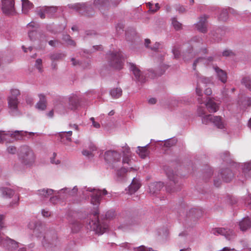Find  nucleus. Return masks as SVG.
<instances>
[{"label":"nucleus","mask_w":251,"mask_h":251,"mask_svg":"<svg viewBox=\"0 0 251 251\" xmlns=\"http://www.w3.org/2000/svg\"><path fill=\"white\" fill-rule=\"evenodd\" d=\"M86 191L93 192V194L91 196V203L94 205H97V207L99 205L100 203L101 195H105L107 194V192L105 189H103L102 191L92 189L91 188H88Z\"/></svg>","instance_id":"obj_10"},{"label":"nucleus","mask_w":251,"mask_h":251,"mask_svg":"<svg viewBox=\"0 0 251 251\" xmlns=\"http://www.w3.org/2000/svg\"><path fill=\"white\" fill-rule=\"evenodd\" d=\"M39 100L36 103L35 106L36 108L40 110H44L47 107V100L46 97L43 94H39Z\"/></svg>","instance_id":"obj_23"},{"label":"nucleus","mask_w":251,"mask_h":251,"mask_svg":"<svg viewBox=\"0 0 251 251\" xmlns=\"http://www.w3.org/2000/svg\"><path fill=\"white\" fill-rule=\"evenodd\" d=\"M115 216V211L113 210H109L105 214V218L107 219H113Z\"/></svg>","instance_id":"obj_56"},{"label":"nucleus","mask_w":251,"mask_h":251,"mask_svg":"<svg viewBox=\"0 0 251 251\" xmlns=\"http://www.w3.org/2000/svg\"><path fill=\"white\" fill-rule=\"evenodd\" d=\"M19 157L22 163L26 165L31 164L34 160V155L32 150L27 146L21 147Z\"/></svg>","instance_id":"obj_5"},{"label":"nucleus","mask_w":251,"mask_h":251,"mask_svg":"<svg viewBox=\"0 0 251 251\" xmlns=\"http://www.w3.org/2000/svg\"><path fill=\"white\" fill-rule=\"evenodd\" d=\"M212 175L213 172L212 169L208 167L207 169V171L204 173V177H205V181H208V179L211 177Z\"/></svg>","instance_id":"obj_51"},{"label":"nucleus","mask_w":251,"mask_h":251,"mask_svg":"<svg viewBox=\"0 0 251 251\" xmlns=\"http://www.w3.org/2000/svg\"><path fill=\"white\" fill-rule=\"evenodd\" d=\"M166 173L169 179L172 181L176 185V187L173 188H171L169 186H167L166 188L167 191L168 192L172 193L180 190V184L178 183V179L179 177L176 174H175L173 171L170 169L166 170Z\"/></svg>","instance_id":"obj_9"},{"label":"nucleus","mask_w":251,"mask_h":251,"mask_svg":"<svg viewBox=\"0 0 251 251\" xmlns=\"http://www.w3.org/2000/svg\"><path fill=\"white\" fill-rule=\"evenodd\" d=\"M211 232L215 235L224 236L228 240H232L235 237V234L233 230L223 227L213 228Z\"/></svg>","instance_id":"obj_11"},{"label":"nucleus","mask_w":251,"mask_h":251,"mask_svg":"<svg viewBox=\"0 0 251 251\" xmlns=\"http://www.w3.org/2000/svg\"><path fill=\"white\" fill-rule=\"evenodd\" d=\"M164 183L161 181L151 183L149 185V192L151 195L158 193L164 187Z\"/></svg>","instance_id":"obj_19"},{"label":"nucleus","mask_w":251,"mask_h":251,"mask_svg":"<svg viewBox=\"0 0 251 251\" xmlns=\"http://www.w3.org/2000/svg\"><path fill=\"white\" fill-rule=\"evenodd\" d=\"M42 244L48 251H57L60 248V242L54 230L49 231L45 233Z\"/></svg>","instance_id":"obj_1"},{"label":"nucleus","mask_w":251,"mask_h":251,"mask_svg":"<svg viewBox=\"0 0 251 251\" xmlns=\"http://www.w3.org/2000/svg\"><path fill=\"white\" fill-rule=\"evenodd\" d=\"M70 9H74L79 14L86 17H91L95 14L94 9L89 2L69 4Z\"/></svg>","instance_id":"obj_3"},{"label":"nucleus","mask_w":251,"mask_h":251,"mask_svg":"<svg viewBox=\"0 0 251 251\" xmlns=\"http://www.w3.org/2000/svg\"><path fill=\"white\" fill-rule=\"evenodd\" d=\"M197 113L199 116L202 117L203 116H204L205 111L204 109L201 107H199L198 109Z\"/></svg>","instance_id":"obj_63"},{"label":"nucleus","mask_w":251,"mask_h":251,"mask_svg":"<svg viewBox=\"0 0 251 251\" xmlns=\"http://www.w3.org/2000/svg\"><path fill=\"white\" fill-rule=\"evenodd\" d=\"M27 132L24 131L16 130L14 132L9 131L8 133H5L4 131L0 130V143L4 140L5 135H9L15 140H20L23 139V137L27 134Z\"/></svg>","instance_id":"obj_16"},{"label":"nucleus","mask_w":251,"mask_h":251,"mask_svg":"<svg viewBox=\"0 0 251 251\" xmlns=\"http://www.w3.org/2000/svg\"><path fill=\"white\" fill-rule=\"evenodd\" d=\"M82 153L83 155L87 157H93L94 156L93 152L91 151L88 150H83L82 151Z\"/></svg>","instance_id":"obj_61"},{"label":"nucleus","mask_w":251,"mask_h":251,"mask_svg":"<svg viewBox=\"0 0 251 251\" xmlns=\"http://www.w3.org/2000/svg\"><path fill=\"white\" fill-rule=\"evenodd\" d=\"M229 152L228 151H226L222 153L221 155V158L224 161L228 162L230 160L229 158Z\"/></svg>","instance_id":"obj_55"},{"label":"nucleus","mask_w":251,"mask_h":251,"mask_svg":"<svg viewBox=\"0 0 251 251\" xmlns=\"http://www.w3.org/2000/svg\"><path fill=\"white\" fill-rule=\"evenodd\" d=\"M176 143V140L174 138L168 139L164 140V146L170 148L174 146Z\"/></svg>","instance_id":"obj_45"},{"label":"nucleus","mask_w":251,"mask_h":251,"mask_svg":"<svg viewBox=\"0 0 251 251\" xmlns=\"http://www.w3.org/2000/svg\"><path fill=\"white\" fill-rule=\"evenodd\" d=\"M62 40L65 41L68 45L75 47L76 43L73 40L71 37L68 34H65L63 36Z\"/></svg>","instance_id":"obj_39"},{"label":"nucleus","mask_w":251,"mask_h":251,"mask_svg":"<svg viewBox=\"0 0 251 251\" xmlns=\"http://www.w3.org/2000/svg\"><path fill=\"white\" fill-rule=\"evenodd\" d=\"M44 7L46 14L47 15V17L50 18H52L58 10V7L57 6H45Z\"/></svg>","instance_id":"obj_30"},{"label":"nucleus","mask_w":251,"mask_h":251,"mask_svg":"<svg viewBox=\"0 0 251 251\" xmlns=\"http://www.w3.org/2000/svg\"><path fill=\"white\" fill-rule=\"evenodd\" d=\"M126 172H127V169L125 167H122L120 169L118 170L116 173L117 180L118 181L123 180Z\"/></svg>","instance_id":"obj_37"},{"label":"nucleus","mask_w":251,"mask_h":251,"mask_svg":"<svg viewBox=\"0 0 251 251\" xmlns=\"http://www.w3.org/2000/svg\"><path fill=\"white\" fill-rule=\"evenodd\" d=\"M196 77L197 78V84L199 85L200 83L208 84L211 82L210 78L206 77L203 76H200L199 74H196Z\"/></svg>","instance_id":"obj_40"},{"label":"nucleus","mask_w":251,"mask_h":251,"mask_svg":"<svg viewBox=\"0 0 251 251\" xmlns=\"http://www.w3.org/2000/svg\"><path fill=\"white\" fill-rule=\"evenodd\" d=\"M239 225L242 231H246L251 227V220L248 217L244 218L239 222Z\"/></svg>","instance_id":"obj_28"},{"label":"nucleus","mask_w":251,"mask_h":251,"mask_svg":"<svg viewBox=\"0 0 251 251\" xmlns=\"http://www.w3.org/2000/svg\"><path fill=\"white\" fill-rule=\"evenodd\" d=\"M213 117V115L211 114L203 116L201 119L202 123L205 125L212 123Z\"/></svg>","instance_id":"obj_44"},{"label":"nucleus","mask_w":251,"mask_h":251,"mask_svg":"<svg viewBox=\"0 0 251 251\" xmlns=\"http://www.w3.org/2000/svg\"><path fill=\"white\" fill-rule=\"evenodd\" d=\"M243 174L246 178L251 177V162L244 164L243 168Z\"/></svg>","instance_id":"obj_34"},{"label":"nucleus","mask_w":251,"mask_h":251,"mask_svg":"<svg viewBox=\"0 0 251 251\" xmlns=\"http://www.w3.org/2000/svg\"><path fill=\"white\" fill-rule=\"evenodd\" d=\"M77 192L76 186L74 187L73 189L69 188H64L57 192V197L58 199H65L69 197L75 195Z\"/></svg>","instance_id":"obj_17"},{"label":"nucleus","mask_w":251,"mask_h":251,"mask_svg":"<svg viewBox=\"0 0 251 251\" xmlns=\"http://www.w3.org/2000/svg\"><path fill=\"white\" fill-rule=\"evenodd\" d=\"M148 145L149 144L143 147H138V151H137V152L142 158H145L148 154V151L146 149V147L148 146Z\"/></svg>","instance_id":"obj_38"},{"label":"nucleus","mask_w":251,"mask_h":251,"mask_svg":"<svg viewBox=\"0 0 251 251\" xmlns=\"http://www.w3.org/2000/svg\"><path fill=\"white\" fill-rule=\"evenodd\" d=\"M0 191L1 192L3 197L5 198H10L15 194L14 191L8 188L2 187L0 188Z\"/></svg>","instance_id":"obj_33"},{"label":"nucleus","mask_w":251,"mask_h":251,"mask_svg":"<svg viewBox=\"0 0 251 251\" xmlns=\"http://www.w3.org/2000/svg\"><path fill=\"white\" fill-rule=\"evenodd\" d=\"M22 11L24 14H27L29 10L33 7V4L28 0H22Z\"/></svg>","instance_id":"obj_32"},{"label":"nucleus","mask_w":251,"mask_h":251,"mask_svg":"<svg viewBox=\"0 0 251 251\" xmlns=\"http://www.w3.org/2000/svg\"><path fill=\"white\" fill-rule=\"evenodd\" d=\"M127 64L129 67L130 71L132 72L134 75L136 81L141 83H145L146 80V78L142 74V72L136 64L131 62H127Z\"/></svg>","instance_id":"obj_13"},{"label":"nucleus","mask_w":251,"mask_h":251,"mask_svg":"<svg viewBox=\"0 0 251 251\" xmlns=\"http://www.w3.org/2000/svg\"><path fill=\"white\" fill-rule=\"evenodd\" d=\"M7 151L11 154H15L17 151L16 148L14 146H11L7 148Z\"/></svg>","instance_id":"obj_60"},{"label":"nucleus","mask_w":251,"mask_h":251,"mask_svg":"<svg viewBox=\"0 0 251 251\" xmlns=\"http://www.w3.org/2000/svg\"><path fill=\"white\" fill-rule=\"evenodd\" d=\"M1 9L6 15H12L15 12L14 0H1Z\"/></svg>","instance_id":"obj_15"},{"label":"nucleus","mask_w":251,"mask_h":251,"mask_svg":"<svg viewBox=\"0 0 251 251\" xmlns=\"http://www.w3.org/2000/svg\"><path fill=\"white\" fill-rule=\"evenodd\" d=\"M79 104V101L76 97H72L69 100V108L71 110H75Z\"/></svg>","instance_id":"obj_36"},{"label":"nucleus","mask_w":251,"mask_h":251,"mask_svg":"<svg viewBox=\"0 0 251 251\" xmlns=\"http://www.w3.org/2000/svg\"><path fill=\"white\" fill-rule=\"evenodd\" d=\"M160 46L161 44L159 43L156 42L151 47L150 49L154 51H158Z\"/></svg>","instance_id":"obj_58"},{"label":"nucleus","mask_w":251,"mask_h":251,"mask_svg":"<svg viewBox=\"0 0 251 251\" xmlns=\"http://www.w3.org/2000/svg\"><path fill=\"white\" fill-rule=\"evenodd\" d=\"M37 14L41 19H45L46 18V12L45 11L44 7H43L39 10H38L37 11Z\"/></svg>","instance_id":"obj_53"},{"label":"nucleus","mask_w":251,"mask_h":251,"mask_svg":"<svg viewBox=\"0 0 251 251\" xmlns=\"http://www.w3.org/2000/svg\"><path fill=\"white\" fill-rule=\"evenodd\" d=\"M172 24L176 30H180L182 28V24L178 22L176 18H172Z\"/></svg>","instance_id":"obj_46"},{"label":"nucleus","mask_w":251,"mask_h":251,"mask_svg":"<svg viewBox=\"0 0 251 251\" xmlns=\"http://www.w3.org/2000/svg\"><path fill=\"white\" fill-rule=\"evenodd\" d=\"M53 157L50 158V162L52 164H60V161L59 160H55V158L56 156V153L54 152L53 153Z\"/></svg>","instance_id":"obj_62"},{"label":"nucleus","mask_w":251,"mask_h":251,"mask_svg":"<svg viewBox=\"0 0 251 251\" xmlns=\"http://www.w3.org/2000/svg\"><path fill=\"white\" fill-rule=\"evenodd\" d=\"M65 133H67L68 136H66V139L69 141H71V138H70V136L72 135V131H64V132H60L58 133L59 136L61 138L64 137V135Z\"/></svg>","instance_id":"obj_52"},{"label":"nucleus","mask_w":251,"mask_h":251,"mask_svg":"<svg viewBox=\"0 0 251 251\" xmlns=\"http://www.w3.org/2000/svg\"><path fill=\"white\" fill-rule=\"evenodd\" d=\"M124 25L123 24L121 23L118 24L116 26V31L119 34H121L122 32L124 31Z\"/></svg>","instance_id":"obj_57"},{"label":"nucleus","mask_w":251,"mask_h":251,"mask_svg":"<svg viewBox=\"0 0 251 251\" xmlns=\"http://www.w3.org/2000/svg\"><path fill=\"white\" fill-rule=\"evenodd\" d=\"M90 120L92 121L93 126L96 128L100 127V125L99 123L95 121V119L93 117L90 118Z\"/></svg>","instance_id":"obj_64"},{"label":"nucleus","mask_w":251,"mask_h":251,"mask_svg":"<svg viewBox=\"0 0 251 251\" xmlns=\"http://www.w3.org/2000/svg\"><path fill=\"white\" fill-rule=\"evenodd\" d=\"M174 57L176 58H178L180 56V52L178 49L174 48L172 50Z\"/></svg>","instance_id":"obj_59"},{"label":"nucleus","mask_w":251,"mask_h":251,"mask_svg":"<svg viewBox=\"0 0 251 251\" xmlns=\"http://www.w3.org/2000/svg\"><path fill=\"white\" fill-rule=\"evenodd\" d=\"M219 19L223 21H226L228 19V12L226 9H223L221 11L219 15Z\"/></svg>","instance_id":"obj_47"},{"label":"nucleus","mask_w":251,"mask_h":251,"mask_svg":"<svg viewBox=\"0 0 251 251\" xmlns=\"http://www.w3.org/2000/svg\"><path fill=\"white\" fill-rule=\"evenodd\" d=\"M109 65L114 69L120 70L123 66V55L121 51L111 52L108 56Z\"/></svg>","instance_id":"obj_7"},{"label":"nucleus","mask_w":251,"mask_h":251,"mask_svg":"<svg viewBox=\"0 0 251 251\" xmlns=\"http://www.w3.org/2000/svg\"><path fill=\"white\" fill-rule=\"evenodd\" d=\"M215 71L218 79L223 83H226L227 80V74L226 72L218 66L213 67Z\"/></svg>","instance_id":"obj_22"},{"label":"nucleus","mask_w":251,"mask_h":251,"mask_svg":"<svg viewBox=\"0 0 251 251\" xmlns=\"http://www.w3.org/2000/svg\"><path fill=\"white\" fill-rule=\"evenodd\" d=\"M213 39L217 42L222 39V37L225 34V31L220 28H217L211 32Z\"/></svg>","instance_id":"obj_29"},{"label":"nucleus","mask_w":251,"mask_h":251,"mask_svg":"<svg viewBox=\"0 0 251 251\" xmlns=\"http://www.w3.org/2000/svg\"><path fill=\"white\" fill-rule=\"evenodd\" d=\"M130 162L131 160L130 159V157L128 154H126L125 153V151H124V155H123V158L122 160V164L123 165L125 164H127L129 165H130Z\"/></svg>","instance_id":"obj_49"},{"label":"nucleus","mask_w":251,"mask_h":251,"mask_svg":"<svg viewBox=\"0 0 251 251\" xmlns=\"http://www.w3.org/2000/svg\"><path fill=\"white\" fill-rule=\"evenodd\" d=\"M66 56V54L62 52H54L50 54V58L52 61L61 60Z\"/></svg>","instance_id":"obj_31"},{"label":"nucleus","mask_w":251,"mask_h":251,"mask_svg":"<svg viewBox=\"0 0 251 251\" xmlns=\"http://www.w3.org/2000/svg\"><path fill=\"white\" fill-rule=\"evenodd\" d=\"M21 95L20 91L17 89H11L10 94L7 97L8 107L10 114L13 116H17L19 113L18 105L20 103L18 97Z\"/></svg>","instance_id":"obj_2"},{"label":"nucleus","mask_w":251,"mask_h":251,"mask_svg":"<svg viewBox=\"0 0 251 251\" xmlns=\"http://www.w3.org/2000/svg\"><path fill=\"white\" fill-rule=\"evenodd\" d=\"M99 212L98 209L94 211L93 217L89 222L91 228L97 233L102 234L107 228V225L104 222H101L99 219Z\"/></svg>","instance_id":"obj_4"},{"label":"nucleus","mask_w":251,"mask_h":251,"mask_svg":"<svg viewBox=\"0 0 251 251\" xmlns=\"http://www.w3.org/2000/svg\"><path fill=\"white\" fill-rule=\"evenodd\" d=\"M102 50V47L101 45H96V46H93V49H91L90 50L88 51L86 50H84L83 52L84 53H91L96 50Z\"/></svg>","instance_id":"obj_50"},{"label":"nucleus","mask_w":251,"mask_h":251,"mask_svg":"<svg viewBox=\"0 0 251 251\" xmlns=\"http://www.w3.org/2000/svg\"><path fill=\"white\" fill-rule=\"evenodd\" d=\"M223 56L228 57L235 55V53L230 50H225L222 53Z\"/></svg>","instance_id":"obj_54"},{"label":"nucleus","mask_w":251,"mask_h":251,"mask_svg":"<svg viewBox=\"0 0 251 251\" xmlns=\"http://www.w3.org/2000/svg\"><path fill=\"white\" fill-rule=\"evenodd\" d=\"M202 214V211L198 208H191L188 212L187 213V217L189 218H196L198 219L200 217Z\"/></svg>","instance_id":"obj_24"},{"label":"nucleus","mask_w":251,"mask_h":251,"mask_svg":"<svg viewBox=\"0 0 251 251\" xmlns=\"http://www.w3.org/2000/svg\"><path fill=\"white\" fill-rule=\"evenodd\" d=\"M4 242V247L8 251H26L25 247L19 248L17 242L8 237H6Z\"/></svg>","instance_id":"obj_14"},{"label":"nucleus","mask_w":251,"mask_h":251,"mask_svg":"<svg viewBox=\"0 0 251 251\" xmlns=\"http://www.w3.org/2000/svg\"><path fill=\"white\" fill-rule=\"evenodd\" d=\"M212 123L218 128L223 129L225 127L224 121L220 116H213Z\"/></svg>","instance_id":"obj_27"},{"label":"nucleus","mask_w":251,"mask_h":251,"mask_svg":"<svg viewBox=\"0 0 251 251\" xmlns=\"http://www.w3.org/2000/svg\"><path fill=\"white\" fill-rule=\"evenodd\" d=\"M54 190L51 189H42L38 191L37 194L40 196L41 199L44 200L49 198L51 196Z\"/></svg>","instance_id":"obj_25"},{"label":"nucleus","mask_w":251,"mask_h":251,"mask_svg":"<svg viewBox=\"0 0 251 251\" xmlns=\"http://www.w3.org/2000/svg\"><path fill=\"white\" fill-rule=\"evenodd\" d=\"M220 175L223 181L226 182L230 181L234 176L232 171L228 168L222 170L220 173Z\"/></svg>","instance_id":"obj_20"},{"label":"nucleus","mask_w":251,"mask_h":251,"mask_svg":"<svg viewBox=\"0 0 251 251\" xmlns=\"http://www.w3.org/2000/svg\"><path fill=\"white\" fill-rule=\"evenodd\" d=\"M202 39L199 36H195L193 37L188 43L187 50L183 53V58L185 61H187L193 58L196 55V53L194 51V47L196 43L201 44Z\"/></svg>","instance_id":"obj_6"},{"label":"nucleus","mask_w":251,"mask_h":251,"mask_svg":"<svg viewBox=\"0 0 251 251\" xmlns=\"http://www.w3.org/2000/svg\"><path fill=\"white\" fill-rule=\"evenodd\" d=\"M205 105L207 110L210 113L216 112L218 110L219 107V104L211 98H208V100L206 103Z\"/></svg>","instance_id":"obj_21"},{"label":"nucleus","mask_w":251,"mask_h":251,"mask_svg":"<svg viewBox=\"0 0 251 251\" xmlns=\"http://www.w3.org/2000/svg\"><path fill=\"white\" fill-rule=\"evenodd\" d=\"M104 157L106 162L113 163V166L115 167L114 164L120 162L121 155V154L117 151L109 150L105 151Z\"/></svg>","instance_id":"obj_12"},{"label":"nucleus","mask_w":251,"mask_h":251,"mask_svg":"<svg viewBox=\"0 0 251 251\" xmlns=\"http://www.w3.org/2000/svg\"><path fill=\"white\" fill-rule=\"evenodd\" d=\"M241 83L244 85L247 88L251 91V78L250 76L244 77L242 79Z\"/></svg>","instance_id":"obj_41"},{"label":"nucleus","mask_w":251,"mask_h":251,"mask_svg":"<svg viewBox=\"0 0 251 251\" xmlns=\"http://www.w3.org/2000/svg\"><path fill=\"white\" fill-rule=\"evenodd\" d=\"M121 1V0H95L94 4L101 12L103 13L104 10L109 6H116Z\"/></svg>","instance_id":"obj_8"},{"label":"nucleus","mask_w":251,"mask_h":251,"mask_svg":"<svg viewBox=\"0 0 251 251\" xmlns=\"http://www.w3.org/2000/svg\"><path fill=\"white\" fill-rule=\"evenodd\" d=\"M35 67L38 70L39 72H43L42 60L40 58L37 59L35 63Z\"/></svg>","instance_id":"obj_48"},{"label":"nucleus","mask_w":251,"mask_h":251,"mask_svg":"<svg viewBox=\"0 0 251 251\" xmlns=\"http://www.w3.org/2000/svg\"><path fill=\"white\" fill-rule=\"evenodd\" d=\"M141 184L139 183L138 180L135 177H134L132 181L129 186V193L132 194L136 192L140 187Z\"/></svg>","instance_id":"obj_26"},{"label":"nucleus","mask_w":251,"mask_h":251,"mask_svg":"<svg viewBox=\"0 0 251 251\" xmlns=\"http://www.w3.org/2000/svg\"><path fill=\"white\" fill-rule=\"evenodd\" d=\"M208 18V16L204 15L200 17L199 21L195 24L196 28L200 32L204 33L207 31V19Z\"/></svg>","instance_id":"obj_18"},{"label":"nucleus","mask_w":251,"mask_h":251,"mask_svg":"<svg viewBox=\"0 0 251 251\" xmlns=\"http://www.w3.org/2000/svg\"><path fill=\"white\" fill-rule=\"evenodd\" d=\"M71 228L74 232H77L82 226L81 224L77 221L71 223Z\"/></svg>","instance_id":"obj_43"},{"label":"nucleus","mask_w":251,"mask_h":251,"mask_svg":"<svg viewBox=\"0 0 251 251\" xmlns=\"http://www.w3.org/2000/svg\"><path fill=\"white\" fill-rule=\"evenodd\" d=\"M163 73L162 72L158 73L156 71H154L152 69H149L147 75H148V77L154 79L157 76L161 75Z\"/></svg>","instance_id":"obj_42"},{"label":"nucleus","mask_w":251,"mask_h":251,"mask_svg":"<svg viewBox=\"0 0 251 251\" xmlns=\"http://www.w3.org/2000/svg\"><path fill=\"white\" fill-rule=\"evenodd\" d=\"M122 90L121 88H114L112 89L110 92V96L114 99H118L122 95Z\"/></svg>","instance_id":"obj_35"}]
</instances>
